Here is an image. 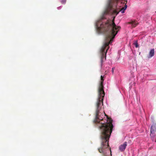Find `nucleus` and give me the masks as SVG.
<instances>
[{"instance_id": "obj_1", "label": "nucleus", "mask_w": 156, "mask_h": 156, "mask_svg": "<svg viewBox=\"0 0 156 156\" xmlns=\"http://www.w3.org/2000/svg\"><path fill=\"white\" fill-rule=\"evenodd\" d=\"M103 98H98L97 99L96 104L95 122L100 124L99 127L101 132V146L98 148V151L100 153L102 154L103 156H108L107 153H109V150L107 148L109 147L108 141L112 131L113 126L112 121L111 119H108L109 122L105 119L104 122H103L104 115L103 113L100 115L99 111L101 108V106L103 105Z\"/></svg>"}, {"instance_id": "obj_2", "label": "nucleus", "mask_w": 156, "mask_h": 156, "mask_svg": "<svg viewBox=\"0 0 156 156\" xmlns=\"http://www.w3.org/2000/svg\"><path fill=\"white\" fill-rule=\"evenodd\" d=\"M113 19L112 21H108L105 23H102L99 27L97 25L98 30L100 32L105 33L108 32L109 34L107 36V39H110L109 42H106L102 46L100 51L101 57V66L102 63L106 59V55L107 50L109 48V45L112 42L115 36L121 29L120 27L116 26L114 22Z\"/></svg>"}, {"instance_id": "obj_3", "label": "nucleus", "mask_w": 156, "mask_h": 156, "mask_svg": "<svg viewBox=\"0 0 156 156\" xmlns=\"http://www.w3.org/2000/svg\"><path fill=\"white\" fill-rule=\"evenodd\" d=\"M104 76H101V81L100 83L98 88V98H104L105 96V94L104 90V87L103 86V83L104 81Z\"/></svg>"}, {"instance_id": "obj_4", "label": "nucleus", "mask_w": 156, "mask_h": 156, "mask_svg": "<svg viewBox=\"0 0 156 156\" xmlns=\"http://www.w3.org/2000/svg\"><path fill=\"white\" fill-rule=\"evenodd\" d=\"M124 7H122L121 10H119L118 9H115L113 8L112 5V1L111 0H109L108 4V10L110 11L112 10L114 14H116V15L118 14L120 11H121L122 13H123L124 12V10L126 9H124Z\"/></svg>"}, {"instance_id": "obj_5", "label": "nucleus", "mask_w": 156, "mask_h": 156, "mask_svg": "<svg viewBox=\"0 0 156 156\" xmlns=\"http://www.w3.org/2000/svg\"><path fill=\"white\" fill-rule=\"evenodd\" d=\"M127 145V143L126 142H125L122 144L120 145L119 147V150L122 152L124 151L126 149V147Z\"/></svg>"}, {"instance_id": "obj_6", "label": "nucleus", "mask_w": 156, "mask_h": 156, "mask_svg": "<svg viewBox=\"0 0 156 156\" xmlns=\"http://www.w3.org/2000/svg\"><path fill=\"white\" fill-rule=\"evenodd\" d=\"M156 132V124L153 125L151 127V134L154 133Z\"/></svg>"}, {"instance_id": "obj_7", "label": "nucleus", "mask_w": 156, "mask_h": 156, "mask_svg": "<svg viewBox=\"0 0 156 156\" xmlns=\"http://www.w3.org/2000/svg\"><path fill=\"white\" fill-rule=\"evenodd\" d=\"M154 49L153 48L151 50L148 55L149 58H151L154 56Z\"/></svg>"}, {"instance_id": "obj_8", "label": "nucleus", "mask_w": 156, "mask_h": 156, "mask_svg": "<svg viewBox=\"0 0 156 156\" xmlns=\"http://www.w3.org/2000/svg\"><path fill=\"white\" fill-rule=\"evenodd\" d=\"M129 23L131 24L133 27H135L138 24V23L135 21H132Z\"/></svg>"}, {"instance_id": "obj_9", "label": "nucleus", "mask_w": 156, "mask_h": 156, "mask_svg": "<svg viewBox=\"0 0 156 156\" xmlns=\"http://www.w3.org/2000/svg\"><path fill=\"white\" fill-rule=\"evenodd\" d=\"M134 44L135 45V47L136 48H138L139 47V45H138V43L137 41H136L134 43Z\"/></svg>"}, {"instance_id": "obj_10", "label": "nucleus", "mask_w": 156, "mask_h": 156, "mask_svg": "<svg viewBox=\"0 0 156 156\" xmlns=\"http://www.w3.org/2000/svg\"><path fill=\"white\" fill-rule=\"evenodd\" d=\"M66 2V0H62L61 2L62 4H65Z\"/></svg>"}, {"instance_id": "obj_11", "label": "nucleus", "mask_w": 156, "mask_h": 156, "mask_svg": "<svg viewBox=\"0 0 156 156\" xmlns=\"http://www.w3.org/2000/svg\"><path fill=\"white\" fill-rule=\"evenodd\" d=\"M127 7V5L126 4L125 5L124 8H125L124 9H126Z\"/></svg>"}, {"instance_id": "obj_12", "label": "nucleus", "mask_w": 156, "mask_h": 156, "mask_svg": "<svg viewBox=\"0 0 156 156\" xmlns=\"http://www.w3.org/2000/svg\"><path fill=\"white\" fill-rule=\"evenodd\" d=\"M114 72V68H112V72L113 73Z\"/></svg>"}, {"instance_id": "obj_13", "label": "nucleus", "mask_w": 156, "mask_h": 156, "mask_svg": "<svg viewBox=\"0 0 156 156\" xmlns=\"http://www.w3.org/2000/svg\"><path fill=\"white\" fill-rule=\"evenodd\" d=\"M110 152H111V150L110 149Z\"/></svg>"}]
</instances>
